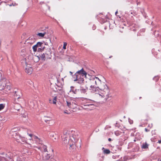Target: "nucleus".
Wrapping results in <instances>:
<instances>
[{
	"label": "nucleus",
	"instance_id": "nucleus-1",
	"mask_svg": "<svg viewBox=\"0 0 161 161\" xmlns=\"http://www.w3.org/2000/svg\"><path fill=\"white\" fill-rule=\"evenodd\" d=\"M89 82L90 86L88 90L92 92H97V89L95 86V84L97 86L100 90L98 94L99 97L102 101H105L109 98L110 90L105 83L102 82L97 77H95L93 79L90 80Z\"/></svg>",
	"mask_w": 161,
	"mask_h": 161
},
{
	"label": "nucleus",
	"instance_id": "nucleus-34",
	"mask_svg": "<svg viewBox=\"0 0 161 161\" xmlns=\"http://www.w3.org/2000/svg\"><path fill=\"white\" fill-rule=\"evenodd\" d=\"M70 73L71 74V75H72V73L70 71Z\"/></svg>",
	"mask_w": 161,
	"mask_h": 161
},
{
	"label": "nucleus",
	"instance_id": "nucleus-40",
	"mask_svg": "<svg viewBox=\"0 0 161 161\" xmlns=\"http://www.w3.org/2000/svg\"><path fill=\"white\" fill-rule=\"evenodd\" d=\"M52 151L53 152V150H52Z\"/></svg>",
	"mask_w": 161,
	"mask_h": 161
},
{
	"label": "nucleus",
	"instance_id": "nucleus-29",
	"mask_svg": "<svg viewBox=\"0 0 161 161\" xmlns=\"http://www.w3.org/2000/svg\"><path fill=\"white\" fill-rule=\"evenodd\" d=\"M158 142L159 143H161V140H159L158 141Z\"/></svg>",
	"mask_w": 161,
	"mask_h": 161
},
{
	"label": "nucleus",
	"instance_id": "nucleus-39",
	"mask_svg": "<svg viewBox=\"0 0 161 161\" xmlns=\"http://www.w3.org/2000/svg\"><path fill=\"white\" fill-rule=\"evenodd\" d=\"M129 121L130 122L129 120ZM130 122H131V121H130Z\"/></svg>",
	"mask_w": 161,
	"mask_h": 161
},
{
	"label": "nucleus",
	"instance_id": "nucleus-26",
	"mask_svg": "<svg viewBox=\"0 0 161 161\" xmlns=\"http://www.w3.org/2000/svg\"><path fill=\"white\" fill-rule=\"evenodd\" d=\"M64 113L65 114H69L70 113L67 110H64Z\"/></svg>",
	"mask_w": 161,
	"mask_h": 161
},
{
	"label": "nucleus",
	"instance_id": "nucleus-4",
	"mask_svg": "<svg viewBox=\"0 0 161 161\" xmlns=\"http://www.w3.org/2000/svg\"><path fill=\"white\" fill-rule=\"evenodd\" d=\"M22 63L24 66L25 67V72L29 74H31L32 72V69L30 66V65L28 64L25 58H24L22 61Z\"/></svg>",
	"mask_w": 161,
	"mask_h": 161
},
{
	"label": "nucleus",
	"instance_id": "nucleus-7",
	"mask_svg": "<svg viewBox=\"0 0 161 161\" xmlns=\"http://www.w3.org/2000/svg\"><path fill=\"white\" fill-rule=\"evenodd\" d=\"M27 138H28L29 140H31V139L32 138H34V139H35V142H36L37 143H38V144H41L42 143V141H41V140L38 138L37 136H34L33 135H32L31 134H30L29 135H28V134H27V136H26Z\"/></svg>",
	"mask_w": 161,
	"mask_h": 161
},
{
	"label": "nucleus",
	"instance_id": "nucleus-38",
	"mask_svg": "<svg viewBox=\"0 0 161 161\" xmlns=\"http://www.w3.org/2000/svg\"><path fill=\"white\" fill-rule=\"evenodd\" d=\"M130 124H131L132 123V122H130Z\"/></svg>",
	"mask_w": 161,
	"mask_h": 161
},
{
	"label": "nucleus",
	"instance_id": "nucleus-6",
	"mask_svg": "<svg viewBox=\"0 0 161 161\" xmlns=\"http://www.w3.org/2000/svg\"><path fill=\"white\" fill-rule=\"evenodd\" d=\"M67 106L71 108L74 109L77 107V103L72 100L66 102Z\"/></svg>",
	"mask_w": 161,
	"mask_h": 161
},
{
	"label": "nucleus",
	"instance_id": "nucleus-33",
	"mask_svg": "<svg viewBox=\"0 0 161 161\" xmlns=\"http://www.w3.org/2000/svg\"><path fill=\"white\" fill-rule=\"evenodd\" d=\"M108 140L109 141H111V139L110 138H109Z\"/></svg>",
	"mask_w": 161,
	"mask_h": 161
},
{
	"label": "nucleus",
	"instance_id": "nucleus-36",
	"mask_svg": "<svg viewBox=\"0 0 161 161\" xmlns=\"http://www.w3.org/2000/svg\"><path fill=\"white\" fill-rule=\"evenodd\" d=\"M15 94H16V95H17V93H16V91H15Z\"/></svg>",
	"mask_w": 161,
	"mask_h": 161
},
{
	"label": "nucleus",
	"instance_id": "nucleus-8",
	"mask_svg": "<svg viewBox=\"0 0 161 161\" xmlns=\"http://www.w3.org/2000/svg\"><path fill=\"white\" fill-rule=\"evenodd\" d=\"M51 155L49 153L46 149H44V152L43 153V158L44 160H46L49 159L51 157Z\"/></svg>",
	"mask_w": 161,
	"mask_h": 161
},
{
	"label": "nucleus",
	"instance_id": "nucleus-3",
	"mask_svg": "<svg viewBox=\"0 0 161 161\" xmlns=\"http://www.w3.org/2000/svg\"><path fill=\"white\" fill-rule=\"evenodd\" d=\"M87 73L84 70L83 68L81 70L77 71L75 74L76 78L74 80V81H78V83L81 84L84 81V77L86 78Z\"/></svg>",
	"mask_w": 161,
	"mask_h": 161
},
{
	"label": "nucleus",
	"instance_id": "nucleus-28",
	"mask_svg": "<svg viewBox=\"0 0 161 161\" xmlns=\"http://www.w3.org/2000/svg\"><path fill=\"white\" fill-rule=\"evenodd\" d=\"M63 106H61L60 108H59L61 109V110H62L63 109Z\"/></svg>",
	"mask_w": 161,
	"mask_h": 161
},
{
	"label": "nucleus",
	"instance_id": "nucleus-10",
	"mask_svg": "<svg viewBox=\"0 0 161 161\" xmlns=\"http://www.w3.org/2000/svg\"><path fill=\"white\" fill-rule=\"evenodd\" d=\"M41 47V48H42V49L43 50H44V48H45L44 47H43L42 43L41 42H38L32 48L33 51L35 52H36L37 50V47Z\"/></svg>",
	"mask_w": 161,
	"mask_h": 161
},
{
	"label": "nucleus",
	"instance_id": "nucleus-9",
	"mask_svg": "<svg viewBox=\"0 0 161 161\" xmlns=\"http://www.w3.org/2000/svg\"><path fill=\"white\" fill-rule=\"evenodd\" d=\"M36 41L35 39L33 37H30L26 41V43L28 45H32Z\"/></svg>",
	"mask_w": 161,
	"mask_h": 161
},
{
	"label": "nucleus",
	"instance_id": "nucleus-16",
	"mask_svg": "<svg viewBox=\"0 0 161 161\" xmlns=\"http://www.w3.org/2000/svg\"><path fill=\"white\" fill-rule=\"evenodd\" d=\"M69 92H72L73 93L76 94L77 93L76 90V89H75L74 87L72 86H71Z\"/></svg>",
	"mask_w": 161,
	"mask_h": 161
},
{
	"label": "nucleus",
	"instance_id": "nucleus-31",
	"mask_svg": "<svg viewBox=\"0 0 161 161\" xmlns=\"http://www.w3.org/2000/svg\"><path fill=\"white\" fill-rule=\"evenodd\" d=\"M88 105V106H92V104H89L88 105Z\"/></svg>",
	"mask_w": 161,
	"mask_h": 161
},
{
	"label": "nucleus",
	"instance_id": "nucleus-32",
	"mask_svg": "<svg viewBox=\"0 0 161 161\" xmlns=\"http://www.w3.org/2000/svg\"><path fill=\"white\" fill-rule=\"evenodd\" d=\"M117 13H118V11H116V12H115V14L116 15V14H117Z\"/></svg>",
	"mask_w": 161,
	"mask_h": 161
},
{
	"label": "nucleus",
	"instance_id": "nucleus-17",
	"mask_svg": "<svg viewBox=\"0 0 161 161\" xmlns=\"http://www.w3.org/2000/svg\"><path fill=\"white\" fill-rule=\"evenodd\" d=\"M79 101L81 102V101H84L85 102L87 101L88 99L86 98H80L79 99Z\"/></svg>",
	"mask_w": 161,
	"mask_h": 161
},
{
	"label": "nucleus",
	"instance_id": "nucleus-2",
	"mask_svg": "<svg viewBox=\"0 0 161 161\" xmlns=\"http://www.w3.org/2000/svg\"><path fill=\"white\" fill-rule=\"evenodd\" d=\"M71 133L69 131L67 132L66 135L64 137L63 144L66 146L69 145L70 149H74L75 148V143L78 141V137L75 135L74 131H72Z\"/></svg>",
	"mask_w": 161,
	"mask_h": 161
},
{
	"label": "nucleus",
	"instance_id": "nucleus-27",
	"mask_svg": "<svg viewBox=\"0 0 161 161\" xmlns=\"http://www.w3.org/2000/svg\"><path fill=\"white\" fill-rule=\"evenodd\" d=\"M2 120L3 121H7V120L6 119L5 117H4L2 119Z\"/></svg>",
	"mask_w": 161,
	"mask_h": 161
},
{
	"label": "nucleus",
	"instance_id": "nucleus-12",
	"mask_svg": "<svg viewBox=\"0 0 161 161\" xmlns=\"http://www.w3.org/2000/svg\"><path fill=\"white\" fill-rule=\"evenodd\" d=\"M19 139H17V141L20 142L22 143H28L26 138H25V137L22 136H19Z\"/></svg>",
	"mask_w": 161,
	"mask_h": 161
},
{
	"label": "nucleus",
	"instance_id": "nucleus-20",
	"mask_svg": "<svg viewBox=\"0 0 161 161\" xmlns=\"http://www.w3.org/2000/svg\"><path fill=\"white\" fill-rule=\"evenodd\" d=\"M45 34V33H38L37 35L41 37H43L44 36Z\"/></svg>",
	"mask_w": 161,
	"mask_h": 161
},
{
	"label": "nucleus",
	"instance_id": "nucleus-30",
	"mask_svg": "<svg viewBox=\"0 0 161 161\" xmlns=\"http://www.w3.org/2000/svg\"><path fill=\"white\" fill-rule=\"evenodd\" d=\"M49 103H52V101H51V100H50H50H49Z\"/></svg>",
	"mask_w": 161,
	"mask_h": 161
},
{
	"label": "nucleus",
	"instance_id": "nucleus-22",
	"mask_svg": "<svg viewBox=\"0 0 161 161\" xmlns=\"http://www.w3.org/2000/svg\"><path fill=\"white\" fill-rule=\"evenodd\" d=\"M30 147H38V146L37 145H35L34 144V143H32L31 144H30Z\"/></svg>",
	"mask_w": 161,
	"mask_h": 161
},
{
	"label": "nucleus",
	"instance_id": "nucleus-23",
	"mask_svg": "<svg viewBox=\"0 0 161 161\" xmlns=\"http://www.w3.org/2000/svg\"><path fill=\"white\" fill-rule=\"evenodd\" d=\"M104 153L106 154H109L110 153V151L108 149H105L104 151Z\"/></svg>",
	"mask_w": 161,
	"mask_h": 161
},
{
	"label": "nucleus",
	"instance_id": "nucleus-11",
	"mask_svg": "<svg viewBox=\"0 0 161 161\" xmlns=\"http://www.w3.org/2000/svg\"><path fill=\"white\" fill-rule=\"evenodd\" d=\"M50 136L51 139L53 141H55L58 139V137L57 136L56 134L53 132L51 133L50 134Z\"/></svg>",
	"mask_w": 161,
	"mask_h": 161
},
{
	"label": "nucleus",
	"instance_id": "nucleus-13",
	"mask_svg": "<svg viewBox=\"0 0 161 161\" xmlns=\"http://www.w3.org/2000/svg\"><path fill=\"white\" fill-rule=\"evenodd\" d=\"M88 90V88L86 86L84 87L83 85H81L80 87V90L81 93H84Z\"/></svg>",
	"mask_w": 161,
	"mask_h": 161
},
{
	"label": "nucleus",
	"instance_id": "nucleus-25",
	"mask_svg": "<svg viewBox=\"0 0 161 161\" xmlns=\"http://www.w3.org/2000/svg\"><path fill=\"white\" fill-rule=\"evenodd\" d=\"M67 45V43L66 42H64V45L63 48L64 49H65L66 48V46Z\"/></svg>",
	"mask_w": 161,
	"mask_h": 161
},
{
	"label": "nucleus",
	"instance_id": "nucleus-18",
	"mask_svg": "<svg viewBox=\"0 0 161 161\" xmlns=\"http://www.w3.org/2000/svg\"><path fill=\"white\" fill-rule=\"evenodd\" d=\"M36 101H33L31 102V106H34L36 104Z\"/></svg>",
	"mask_w": 161,
	"mask_h": 161
},
{
	"label": "nucleus",
	"instance_id": "nucleus-21",
	"mask_svg": "<svg viewBox=\"0 0 161 161\" xmlns=\"http://www.w3.org/2000/svg\"><path fill=\"white\" fill-rule=\"evenodd\" d=\"M57 98V97H55L53 98V104H56V103Z\"/></svg>",
	"mask_w": 161,
	"mask_h": 161
},
{
	"label": "nucleus",
	"instance_id": "nucleus-14",
	"mask_svg": "<svg viewBox=\"0 0 161 161\" xmlns=\"http://www.w3.org/2000/svg\"><path fill=\"white\" fill-rule=\"evenodd\" d=\"M6 158H5L4 156L2 157L0 156V161H8V160L10 158L8 155L7 156V155H6Z\"/></svg>",
	"mask_w": 161,
	"mask_h": 161
},
{
	"label": "nucleus",
	"instance_id": "nucleus-15",
	"mask_svg": "<svg viewBox=\"0 0 161 161\" xmlns=\"http://www.w3.org/2000/svg\"><path fill=\"white\" fill-rule=\"evenodd\" d=\"M38 57L40 60H45L46 59V55L44 53L41 54L39 55Z\"/></svg>",
	"mask_w": 161,
	"mask_h": 161
},
{
	"label": "nucleus",
	"instance_id": "nucleus-35",
	"mask_svg": "<svg viewBox=\"0 0 161 161\" xmlns=\"http://www.w3.org/2000/svg\"><path fill=\"white\" fill-rule=\"evenodd\" d=\"M145 130H146V131H147V129H146V128L145 129Z\"/></svg>",
	"mask_w": 161,
	"mask_h": 161
},
{
	"label": "nucleus",
	"instance_id": "nucleus-5",
	"mask_svg": "<svg viewBox=\"0 0 161 161\" xmlns=\"http://www.w3.org/2000/svg\"><path fill=\"white\" fill-rule=\"evenodd\" d=\"M7 80L5 79H2L0 81V90H2L5 88L6 86V91L10 90L11 89V86H10L7 85Z\"/></svg>",
	"mask_w": 161,
	"mask_h": 161
},
{
	"label": "nucleus",
	"instance_id": "nucleus-24",
	"mask_svg": "<svg viewBox=\"0 0 161 161\" xmlns=\"http://www.w3.org/2000/svg\"><path fill=\"white\" fill-rule=\"evenodd\" d=\"M4 107V105L3 104H0V111L3 109Z\"/></svg>",
	"mask_w": 161,
	"mask_h": 161
},
{
	"label": "nucleus",
	"instance_id": "nucleus-19",
	"mask_svg": "<svg viewBox=\"0 0 161 161\" xmlns=\"http://www.w3.org/2000/svg\"><path fill=\"white\" fill-rule=\"evenodd\" d=\"M148 145L146 143H144L142 144V148L144 149H146L148 148Z\"/></svg>",
	"mask_w": 161,
	"mask_h": 161
},
{
	"label": "nucleus",
	"instance_id": "nucleus-37",
	"mask_svg": "<svg viewBox=\"0 0 161 161\" xmlns=\"http://www.w3.org/2000/svg\"><path fill=\"white\" fill-rule=\"evenodd\" d=\"M45 45H47V43H45Z\"/></svg>",
	"mask_w": 161,
	"mask_h": 161
}]
</instances>
